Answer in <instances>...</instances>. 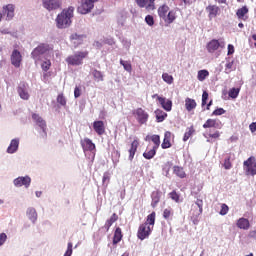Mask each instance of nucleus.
Listing matches in <instances>:
<instances>
[{"instance_id": "b1692460", "label": "nucleus", "mask_w": 256, "mask_h": 256, "mask_svg": "<svg viewBox=\"0 0 256 256\" xmlns=\"http://www.w3.org/2000/svg\"><path fill=\"white\" fill-rule=\"evenodd\" d=\"M151 199H152L151 207L155 209V207L159 205V201H161V192L160 191L152 192Z\"/></svg>"}, {"instance_id": "09e8293b", "label": "nucleus", "mask_w": 256, "mask_h": 256, "mask_svg": "<svg viewBox=\"0 0 256 256\" xmlns=\"http://www.w3.org/2000/svg\"><path fill=\"white\" fill-rule=\"evenodd\" d=\"M57 103H59V105H62V107H65V105H67V98H65V95H63V93L57 96Z\"/></svg>"}, {"instance_id": "4d7b16f0", "label": "nucleus", "mask_w": 256, "mask_h": 256, "mask_svg": "<svg viewBox=\"0 0 256 256\" xmlns=\"http://www.w3.org/2000/svg\"><path fill=\"white\" fill-rule=\"evenodd\" d=\"M208 137L209 139H219V137H221V133L218 130H216L214 131V133H208Z\"/></svg>"}, {"instance_id": "e433bc0d", "label": "nucleus", "mask_w": 256, "mask_h": 256, "mask_svg": "<svg viewBox=\"0 0 256 256\" xmlns=\"http://www.w3.org/2000/svg\"><path fill=\"white\" fill-rule=\"evenodd\" d=\"M173 215H174L173 208L168 207L164 209L162 217L163 219H165V221H171L173 219Z\"/></svg>"}, {"instance_id": "ea45409f", "label": "nucleus", "mask_w": 256, "mask_h": 256, "mask_svg": "<svg viewBox=\"0 0 256 256\" xmlns=\"http://www.w3.org/2000/svg\"><path fill=\"white\" fill-rule=\"evenodd\" d=\"M110 181H111V173H110L109 171L104 172L103 178H102V185H103L104 187H108Z\"/></svg>"}, {"instance_id": "5701e85b", "label": "nucleus", "mask_w": 256, "mask_h": 256, "mask_svg": "<svg viewBox=\"0 0 256 256\" xmlns=\"http://www.w3.org/2000/svg\"><path fill=\"white\" fill-rule=\"evenodd\" d=\"M171 132L166 131L164 134V139L163 142L161 144L162 149H169L171 148Z\"/></svg>"}, {"instance_id": "69168bd1", "label": "nucleus", "mask_w": 256, "mask_h": 256, "mask_svg": "<svg viewBox=\"0 0 256 256\" xmlns=\"http://www.w3.org/2000/svg\"><path fill=\"white\" fill-rule=\"evenodd\" d=\"M248 238H249V239H256V229H255V230H251V231L248 233Z\"/></svg>"}, {"instance_id": "ddd939ff", "label": "nucleus", "mask_w": 256, "mask_h": 256, "mask_svg": "<svg viewBox=\"0 0 256 256\" xmlns=\"http://www.w3.org/2000/svg\"><path fill=\"white\" fill-rule=\"evenodd\" d=\"M10 61L14 67H21V63L23 61V56L21 55V52H19V50L17 49L13 50L10 56Z\"/></svg>"}, {"instance_id": "aec40b11", "label": "nucleus", "mask_w": 256, "mask_h": 256, "mask_svg": "<svg viewBox=\"0 0 256 256\" xmlns=\"http://www.w3.org/2000/svg\"><path fill=\"white\" fill-rule=\"evenodd\" d=\"M93 129L97 135L105 134V122L98 120L93 122Z\"/></svg>"}, {"instance_id": "7ed1b4c3", "label": "nucleus", "mask_w": 256, "mask_h": 256, "mask_svg": "<svg viewBox=\"0 0 256 256\" xmlns=\"http://www.w3.org/2000/svg\"><path fill=\"white\" fill-rule=\"evenodd\" d=\"M88 55V51L76 52L74 55H70L66 58V63L73 66L83 65V59L87 58Z\"/></svg>"}, {"instance_id": "20e7f679", "label": "nucleus", "mask_w": 256, "mask_h": 256, "mask_svg": "<svg viewBox=\"0 0 256 256\" xmlns=\"http://www.w3.org/2000/svg\"><path fill=\"white\" fill-rule=\"evenodd\" d=\"M48 51H51V46L46 43H41L33 49V51L31 52V57L37 63V61H41V56L45 55V53H48Z\"/></svg>"}, {"instance_id": "f704fd0d", "label": "nucleus", "mask_w": 256, "mask_h": 256, "mask_svg": "<svg viewBox=\"0 0 256 256\" xmlns=\"http://www.w3.org/2000/svg\"><path fill=\"white\" fill-rule=\"evenodd\" d=\"M121 239H123V232L121 231V228H116L113 236V245H117V243H120Z\"/></svg>"}, {"instance_id": "39448f33", "label": "nucleus", "mask_w": 256, "mask_h": 256, "mask_svg": "<svg viewBox=\"0 0 256 256\" xmlns=\"http://www.w3.org/2000/svg\"><path fill=\"white\" fill-rule=\"evenodd\" d=\"M80 143L84 153H86V151H90V161L93 163V161H95V143H93L89 138H84Z\"/></svg>"}, {"instance_id": "412c9836", "label": "nucleus", "mask_w": 256, "mask_h": 256, "mask_svg": "<svg viewBox=\"0 0 256 256\" xmlns=\"http://www.w3.org/2000/svg\"><path fill=\"white\" fill-rule=\"evenodd\" d=\"M236 226L238 229H243L244 231H248L251 228V223L247 218H239L236 222Z\"/></svg>"}, {"instance_id": "37998d69", "label": "nucleus", "mask_w": 256, "mask_h": 256, "mask_svg": "<svg viewBox=\"0 0 256 256\" xmlns=\"http://www.w3.org/2000/svg\"><path fill=\"white\" fill-rule=\"evenodd\" d=\"M168 197L170 199H172V201H174L175 203H179L180 199H181V195L179 193H177L176 190H173L172 192H170L168 194Z\"/></svg>"}, {"instance_id": "0eeeda50", "label": "nucleus", "mask_w": 256, "mask_h": 256, "mask_svg": "<svg viewBox=\"0 0 256 256\" xmlns=\"http://www.w3.org/2000/svg\"><path fill=\"white\" fill-rule=\"evenodd\" d=\"M95 3H97V0H84L77 8L78 13L81 15L91 13V11H93V7H95Z\"/></svg>"}, {"instance_id": "338daca9", "label": "nucleus", "mask_w": 256, "mask_h": 256, "mask_svg": "<svg viewBox=\"0 0 256 256\" xmlns=\"http://www.w3.org/2000/svg\"><path fill=\"white\" fill-rule=\"evenodd\" d=\"M113 155H115V157H117V159H119V157H121V152H119V150H116L113 152Z\"/></svg>"}, {"instance_id": "c03bdc74", "label": "nucleus", "mask_w": 256, "mask_h": 256, "mask_svg": "<svg viewBox=\"0 0 256 256\" xmlns=\"http://www.w3.org/2000/svg\"><path fill=\"white\" fill-rule=\"evenodd\" d=\"M209 77V71L208 70H200L198 71L197 79L198 81H205Z\"/></svg>"}, {"instance_id": "4c0bfd02", "label": "nucleus", "mask_w": 256, "mask_h": 256, "mask_svg": "<svg viewBox=\"0 0 256 256\" xmlns=\"http://www.w3.org/2000/svg\"><path fill=\"white\" fill-rule=\"evenodd\" d=\"M195 134V127L190 126L186 129V132L184 133L183 136V141L187 142L189 141V139H191V136H193Z\"/></svg>"}, {"instance_id": "393cba45", "label": "nucleus", "mask_w": 256, "mask_h": 256, "mask_svg": "<svg viewBox=\"0 0 256 256\" xmlns=\"http://www.w3.org/2000/svg\"><path fill=\"white\" fill-rule=\"evenodd\" d=\"M84 35H79L77 33L71 34L70 41L75 45V47H79V45H82Z\"/></svg>"}, {"instance_id": "2f4dec72", "label": "nucleus", "mask_w": 256, "mask_h": 256, "mask_svg": "<svg viewBox=\"0 0 256 256\" xmlns=\"http://www.w3.org/2000/svg\"><path fill=\"white\" fill-rule=\"evenodd\" d=\"M167 13H169V6L167 4H163L158 8V17L160 19H165L167 17Z\"/></svg>"}, {"instance_id": "6ab92c4d", "label": "nucleus", "mask_w": 256, "mask_h": 256, "mask_svg": "<svg viewBox=\"0 0 256 256\" xmlns=\"http://www.w3.org/2000/svg\"><path fill=\"white\" fill-rule=\"evenodd\" d=\"M206 11H207L208 17L211 21V19H215V17H217L219 15V11H221V9L217 5H209L206 7Z\"/></svg>"}, {"instance_id": "864d4df0", "label": "nucleus", "mask_w": 256, "mask_h": 256, "mask_svg": "<svg viewBox=\"0 0 256 256\" xmlns=\"http://www.w3.org/2000/svg\"><path fill=\"white\" fill-rule=\"evenodd\" d=\"M41 68L45 72L49 71V69H51V61L48 60V61L43 62L41 65Z\"/></svg>"}, {"instance_id": "de8ad7c7", "label": "nucleus", "mask_w": 256, "mask_h": 256, "mask_svg": "<svg viewBox=\"0 0 256 256\" xmlns=\"http://www.w3.org/2000/svg\"><path fill=\"white\" fill-rule=\"evenodd\" d=\"M92 75H93L95 81H98V82L103 81V73L101 71L94 69L92 71Z\"/></svg>"}, {"instance_id": "e2e57ef3", "label": "nucleus", "mask_w": 256, "mask_h": 256, "mask_svg": "<svg viewBox=\"0 0 256 256\" xmlns=\"http://www.w3.org/2000/svg\"><path fill=\"white\" fill-rule=\"evenodd\" d=\"M233 53H235V46H233L232 44H228L227 55H233Z\"/></svg>"}, {"instance_id": "79ce46f5", "label": "nucleus", "mask_w": 256, "mask_h": 256, "mask_svg": "<svg viewBox=\"0 0 256 256\" xmlns=\"http://www.w3.org/2000/svg\"><path fill=\"white\" fill-rule=\"evenodd\" d=\"M240 91L241 88H231L228 92V95L231 99H237V97H239Z\"/></svg>"}, {"instance_id": "8fccbe9b", "label": "nucleus", "mask_w": 256, "mask_h": 256, "mask_svg": "<svg viewBox=\"0 0 256 256\" xmlns=\"http://www.w3.org/2000/svg\"><path fill=\"white\" fill-rule=\"evenodd\" d=\"M235 64V61H228L225 65V73H231L233 71V65Z\"/></svg>"}, {"instance_id": "423d86ee", "label": "nucleus", "mask_w": 256, "mask_h": 256, "mask_svg": "<svg viewBox=\"0 0 256 256\" xmlns=\"http://www.w3.org/2000/svg\"><path fill=\"white\" fill-rule=\"evenodd\" d=\"M243 167L246 175H256V159L255 156L249 157L247 160L243 162Z\"/></svg>"}, {"instance_id": "7c9ffc66", "label": "nucleus", "mask_w": 256, "mask_h": 256, "mask_svg": "<svg viewBox=\"0 0 256 256\" xmlns=\"http://www.w3.org/2000/svg\"><path fill=\"white\" fill-rule=\"evenodd\" d=\"M26 215L32 223H37V210H35V208H28Z\"/></svg>"}, {"instance_id": "dca6fc26", "label": "nucleus", "mask_w": 256, "mask_h": 256, "mask_svg": "<svg viewBox=\"0 0 256 256\" xmlns=\"http://www.w3.org/2000/svg\"><path fill=\"white\" fill-rule=\"evenodd\" d=\"M136 120L140 125H145L149 121V114L143 108L136 109Z\"/></svg>"}, {"instance_id": "774afa93", "label": "nucleus", "mask_w": 256, "mask_h": 256, "mask_svg": "<svg viewBox=\"0 0 256 256\" xmlns=\"http://www.w3.org/2000/svg\"><path fill=\"white\" fill-rule=\"evenodd\" d=\"M211 105H213V100H210L209 103L206 106L207 111H209V109H211Z\"/></svg>"}, {"instance_id": "c85d7f7f", "label": "nucleus", "mask_w": 256, "mask_h": 256, "mask_svg": "<svg viewBox=\"0 0 256 256\" xmlns=\"http://www.w3.org/2000/svg\"><path fill=\"white\" fill-rule=\"evenodd\" d=\"M19 149V139H13L7 148V153H15Z\"/></svg>"}, {"instance_id": "13d9d810", "label": "nucleus", "mask_w": 256, "mask_h": 256, "mask_svg": "<svg viewBox=\"0 0 256 256\" xmlns=\"http://www.w3.org/2000/svg\"><path fill=\"white\" fill-rule=\"evenodd\" d=\"M227 213H229V206H227V204H222L220 215H227Z\"/></svg>"}, {"instance_id": "473e14b6", "label": "nucleus", "mask_w": 256, "mask_h": 256, "mask_svg": "<svg viewBox=\"0 0 256 256\" xmlns=\"http://www.w3.org/2000/svg\"><path fill=\"white\" fill-rule=\"evenodd\" d=\"M197 107V102L195 99L192 98H186L185 99V108L187 111H193Z\"/></svg>"}, {"instance_id": "49530a36", "label": "nucleus", "mask_w": 256, "mask_h": 256, "mask_svg": "<svg viewBox=\"0 0 256 256\" xmlns=\"http://www.w3.org/2000/svg\"><path fill=\"white\" fill-rule=\"evenodd\" d=\"M162 79L168 85H173L174 78H173L172 75H169V73H163L162 74Z\"/></svg>"}, {"instance_id": "0e129e2a", "label": "nucleus", "mask_w": 256, "mask_h": 256, "mask_svg": "<svg viewBox=\"0 0 256 256\" xmlns=\"http://www.w3.org/2000/svg\"><path fill=\"white\" fill-rule=\"evenodd\" d=\"M196 207H199L200 209H203V200L202 199H197L195 204H193Z\"/></svg>"}, {"instance_id": "4468645a", "label": "nucleus", "mask_w": 256, "mask_h": 256, "mask_svg": "<svg viewBox=\"0 0 256 256\" xmlns=\"http://www.w3.org/2000/svg\"><path fill=\"white\" fill-rule=\"evenodd\" d=\"M136 5L140 9H147V11H155V0H135Z\"/></svg>"}, {"instance_id": "1a4fd4ad", "label": "nucleus", "mask_w": 256, "mask_h": 256, "mask_svg": "<svg viewBox=\"0 0 256 256\" xmlns=\"http://www.w3.org/2000/svg\"><path fill=\"white\" fill-rule=\"evenodd\" d=\"M157 99L158 103L161 105L162 109H164V111H171L173 109V101L163 97V96H159L158 94H154L152 96V99Z\"/></svg>"}, {"instance_id": "a19ab883", "label": "nucleus", "mask_w": 256, "mask_h": 256, "mask_svg": "<svg viewBox=\"0 0 256 256\" xmlns=\"http://www.w3.org/2000/svg\"><path fill=\"white\" fill-rule=\"evenodd\" d=\"M150 139H151L152 143H154L153 148L159 149V146L161 145V137L159 135H152V136H150Z\"/></svg>"}, {"instance_id": "f8f14e48", "label": "nucleus", "mask_w": 256, "mask_h": 256, "mask_svg": "<svg viewBox=\"0 0 256 256\" xmlns=\"http://www.w3.org/2000/svg\"><path fill=\"white\" fill-rule=\"evenodd\" d=\"M43 7L47 11H56V9H61V0H43Z\"/></svg>"}, {"instance_id": "052dcab7", "label": "nucleus", "mask_w": 256, "mask_h": 256, "mask_svg": "<svg viewBox=\"0 0 256 256\" xmlns=\"http://www.w3.org/2000/svg\"><path fill=\"white\" fill-rule=\"evenodd\" d=\"M5 241H7V234L1 233L0 234V247H2V245H5Z\"/></svg>"}, {"instance_id": "cd10ccee", "label": "nucleus", "mask_w": 256, "mask_h": 256, "mask_svg": "<svg viewBox=\"0 0 256 256\" xmlns=\"http://www.w3.org/2000/svg\"><path fill=\"white\" fill-rule=\"evenodd\" d=\"M175 19H177V12L175 10H170L163 21L168 25H171V23L175 22Z\"/></svg>"}, {"instance_id": "2eb2a0df", "label": "nucleus", "mask_w": 256, "mask_h": 256, "mask_svg": "<svg viewBox=\"0 0 256 256\" xmlns=\"http://www.w3.org/2000/svg\"><path fill=\"white\" fill-rule=\"evenodd\" d=\"M13 183H14L15 187H25L26 189H28V187H30V185H31V177L21 176V177L14 179Z\"/></svg>"}, {"instance_id": "3c124183", "label": "nucleus", "mask_w": 256, "mask_h": 256, "mask_svg": "<svg viewBox=\"0 0 256 256\" xmlns=\"http://www.w3.org/2000/svg\"><path fill=\"white\" fill-rule=\"evenodd\" d=\"M145 22L147 23V25H149V27H153V25H155V19L152 15H147L145 17Z\"/></svg>"}, {"instance_id": "5fc2aeb1", "label": "nucleus", "mask_w": 256, "mask_h": 256, "mask_svg": "<svg viewBox=\"0 0 256 256\" xmlns=\"http://www.w3.org/2000/svg\"><path fill=\"white\" fill-rule=\"evenodd\" d=\"M208 100H209V93L207 91H204L202 94V107H205V105H207Z\"/></svg>"}, {"instance_id": "bb28decb", "label": "nucleus", "mask_w": 256, "mask_h": 256, "mask_svg": "<svg viewBox=\"0 0 256 256\" xmlns=\"http://www.w3.org/2000/svg\"><path fill=\"white\" fill-rule=\"evenodd\" d=\"M203 213V208H199V206H195L192 204L190 215L192 216V219H198V217Z\"/></svg>"}, {"instance_id": "58836bf2", "label": "nucleus", "mask_w": 256, "mask_h": 256, "mask_svg": "<svg viewBox=\"0 0 256 256\" xmlns=\"http://www.w3.org/2000/svg\"><path fill=\"white\" fill-rule=\"evenodd\" d=\"M157 155V148H152L143 153L144 159H153Z\"/></svg>"}, {"instance_id": "9b49d317", "label": "nucleus", "mask_w": 256, "mask_h": 256, "mask_svg": "<svg viewBox=\"0 0 256 256\" xmlns=\"http://www.w3.org/2000/svg\"><path fill=\"white\" fill-rule=\"evenodd\" d=\"M27 89H29V84H27V82H21L17 88V93L23 101H29V97H31Z\"/></svg>"}, {"instance_id": "603ef678", "label": "nucleus", "mask_w": 256, "mask_h": 256, "mask_svg": "<svg viewBox=\"0 0 256 256\" xmlns=\"http://www.w3.org/2000/svg\"><path fill=\"white\" fill-rule=\"evenodd\" d=\"M223 167H224L226 170H229V169H231V167H233V164H231V157L225 158Z\"/></svg>"}, {"instance_id": "6e6d98bb", "label": "nucleus", "mask_w": 256, "mask_h": 256, "mask_svg": "<svg viewBox=\"0 0 256 256\" xmlns=\"http://www.w3.org/2000/svg\"><path fill=\"white\" fill-rule=\"evenodd\" d=\"M71 255H73V243L69 242L64 256H71Z\"/></svg>"}, {"instance_id": "680f3d73", "label": "nucleus", "mask_w": 256, "mask_h": 256, "mask_svg": "<svg viewBox=\"0 0 256 256\" xmlns=\"http://www.w3.org/2000/svg\"><path fill=\"white\" fill-rule=\"evenodd\" d=\"M74 97L75 99H78V97H81V88H79V86H76L74 89Z\"/></svg>"}, {"instance_id": "c756f323", "label": "nucleus", "mask_w": 256, "mask_h": 256, "mask_svg": "<svg viewBox=\"0 0 256 256\" xmlns=\"http://www.w3.org/2000/svg\"><path fill=\"white\" fill-rule=\"evenodd\" d=\"M247 13H249V8H247V6H243L242 8H239L237 10L236 15L238 19H242V21H247V17H245Z\"/></svg>"}, {"instance_id": "72a5a7b5", "label": "nucleus", "mask_w": 256, "mask_h": 256, "mask_svg": "<svg viewBox=\"0 0 256 256\" xmlns=\"http://www.w3.org/2000/svg\"><path fill=\"white\" fill-rule=\"evenodd\" d=\"M173 173H174V175H176L180 179H185V177H187V174L185 173V170L183 169V167H180V166H174L173 167Z\"/></svg>"}, {"instance_id": "c9c22d12", "label": "nucleus", "mask_w": 256, "mask_h": 256, "mask_svg": "<svg viewBox=\"0 0 256 256\" xmlns=\"http://www.w3.org/2000/svg\"><path fill=\"white\" fill-rule=\"evenodd\" d=\"M157 123H163L164 119H167V113L161 109L155 110Z\"/></svg>"}, {"instance_id": "a211bd4d", "label": "nucleus", "mask_w": 256, "mask_h": 256, "mask_svg": "<svg viewBox=\"0 0 256 256\" xmlns=\"http://www.w3.org/2000/svg\"><path fill=\"white\" fill-rule=\"evenodd\" d=\"M4 14L6 15V21H11L15 17V5L8 4L3 7Z\"/></svg>"}, {"instance_id": "9d476101", "label": "nucleus", "mask_w": 256, "mask_h": 256, "mask_svg": "<svg viewBox=\"0 0 256 256\" xmlns=\"http://www.w3.org/2000/svg\"><path fill=\"white\" fill-rule=\"evenodd\" d=\"M32 119L35 121V123L42 129V137L43 139H46L47 137V123L39 114L33 113L32 114Z\"/></svg>"}, {"instance_id": "bf43d9fd", "label": "nucleus", "mask_w": 256, "mask_h": 256, "mask_svg": "<svg viewBox=\"0 0 256 256\" xmlns=\"http://www.w3.org/2000/svg\"><path fill=\"white\" fill-rule=\"evenodd\" d=\"M212 115L219 116V115H225V109L223 108H217L212 112Z\"/></svg>"}, {"instance_id": "4be33fe9", "label": "nucleus", "mask_w": 256, "mask_h": 256, "mask_svg": "<svg viewBox=\"0 0 256 256\" xmlns=\"http://www.w3.org/2000/svg\"><path fill=\"white\" fill-rule=\"evenodd\" d=\"M118 220H119V216L117 215V213H113L111 215V217L108 220H106L103 228L106 231H109V229H111V226L113 225V223L117 222Z\"/></svg>"}, {"instance_id": "f03ea898", "label": "nucleus", "mask_w": 256, "mask_h": 256, "mask_svg": "<svg viewBox=\"0 0 256 256\" xmlns=\"http://www.w3.org/2000/svg\"><path fill=\"white\" fill-rule=\"evenodd\" d=\"M73 13H75V8L72 6L63 9L55 19L57 29H67L68 27H71V24L73 23V21H71Z\"/></svg>"}, {"instance_id": "a18cd8bd", "label": "nucleus", "mask_w": 256, "mask_h": 256, "mask_svg": "<svg viewBox=\"0 0 256 256\" xmlns=\"http://www.w3.org/2000/svg\"><path fill=\"white\" fill-rule=\"evenodd\" d=\"M120 65H122L125 71H127L128 73H131L133 71V66L130 64L129 61L120 60Z\"/></svg>"}, {"instance_id": "f257e3e1", "label": "nucleus", "mask_w": 256, "mask_h": 256, "mask_svg": "<svg viewBox=\"0 0 256 256\" xmlns=\"http://www.w3.org/2000/svg\"><path fill=\"white\" fill-rule=\"evenodd\" d=\"M156 217L157 214L155 212H152L147 216L145 223L139 226L137 237L138 239H140V241H144V239H147V237L151 235V233L153 232V228L155 227Z\"/></svg>"}, {"instance_id": "a878e982", "label": "nucleus", "mask_w": 256, "mask_h": 256, "mask_svg": "<svg viewBox=\"0 0 256 256\" xmlns=\"http://www.w3.org/2000/svg\"><path fill=\"white\" fill-rule=\"evenodd\" d=\"M139 147V140H133L131 147L129 149V160L133 161L135 153H137V148Z\"/></svg>"}, {"instance_id": "6e6552de", "label": "nucleus", "mask_w": 256, "mask_h": 256, "mask_svg": "<svg viewBox=\"0 0 256 256\" xmlns=\"http://www.w3.org/2000/svg\"><path fill=\"white\" fill-rule=\"evenodd\" d=\"M219 47L221 49H225V40L220 39V41H219L217 39H212L206 45V49H207L208 53H215V51H217V49H219Z\"/></svg>"}, {"instance_id": "f3484780", "label": "nucleus", "mask_w": 256, "mask_h": 256, "mask_svg": "<svg viewBox=\"0 0 256 256\" xmlns=\"http://www.w3.org/2000/svg\"><path fill=\"white\" fill-rule=\"evenodd\" d=\"M203 129H221V120L209 118L203 124Z\"/></svg>"}]
</instances>
